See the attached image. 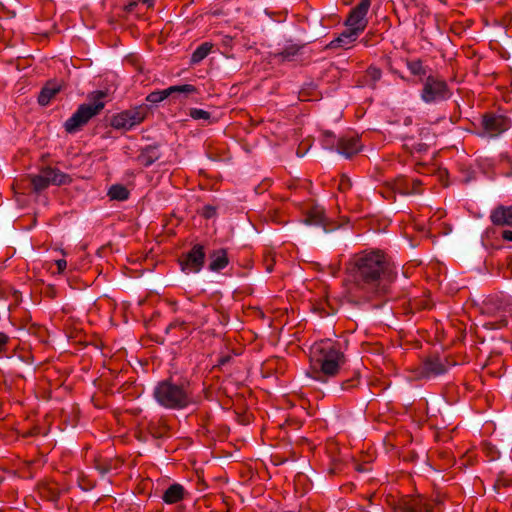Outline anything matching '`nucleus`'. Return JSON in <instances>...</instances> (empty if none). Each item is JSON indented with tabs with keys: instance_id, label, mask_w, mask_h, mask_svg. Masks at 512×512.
<instances>
[{
	"instance_id": "f257e3e1",
	"label": "nucleus",
	"mask_w": 512,
	"mask_h": 512,
	"mask_svg": "<svg viewBox=\"0 0 512 512\" xmlns=\"http://www.w3.org/2000/svg\"><path fill=\"white\" fill-rule=\"evenodd\" d=\"M346 273L353 283L351 293L363 300L387 293L396 275L393 265L380 250H365L353 255L346 264Z\"/></svg>"
},
{
	"instance_id": "f03ea898",
	"label": "nucleus",
	"mask_w": 512,
	"mask_h": 512,
	"mask_svg": "<svg viewBox=\"0 0 512 512\" xmlns=\"http://www.w3.org/2000/svg\"><path fill=\"white\" fill-rule=\"evenodd\" d=\"M347 364V357L339 341L322 339L310 348V367L307 375L320 383L338 376Z\"/></svg>"
},
{
	"instance_id": "7ed1b4c3",
	"label": "nucleus",
	"mask_w": 512,
	"mask_h": 512,
	"mask_svg": "<svg viewBox=\"0 0 512 512\" xmlns=\"http://www.w3.org/2000/svg\"><path fill=\"white\" fill-rule=\"evenodd\" d=\"M153 395L159 405L172 410L184 409L194 403L188 386L177 385L168 380L159 382Z\"/></svg>"
},
{
	"instance_id": "20e7f679",
	"label": "nucleus",
	"mask_w": 512,
	"mask_h": 512,
	"mask_svg": "<svg viewBox=\"0 0 512 512\" xmlns=\"http://www.w3.org/2000/svg\"><path fill=\"white\" fill-rule=\"evenodd\" d=\"M104 106V103L101 101L81 104L71 117L65 121V130L68 133L78 132L93 117L98 115L103 110Z\"/></svg>"
},
{
	"instance_id": "39448f33",
	"label": "nucleus",
	"mask_w": 512,
	"mask_h": 512,
	"mask_svg": "<svg viewBox=\"0 0 512 512\" xmlns=\"http://www.w3.org/2000/svg\"><path fill=\"white\" fill-rule=\"evenodd\" d=\"M441 503L439 496L428 500L422 495H406L400 499L398 509L401 512H438V506Z\"/></svg>"
},
{
	"instance_id": "423d86ee",
	"label": "nucleus",
	"mask_w": 512,
	"mask_h": 512,
	"mask_svg": "<svg viewBox=\"0 0 512 512\" xmlns=\"http://www.w3.org/2000/svg\"><path fill=\"white\" fill-rule=\"evenodd\" d=\"M147 111L144 106L122 111L111 118L110 124L117 130H130L145 119Z\"/></svg>"
},
{
	"instance_id": "0eeeda50",
	"label": "nucleus",
	"mask_w": 512,
	"mask_h": 512,
	"mask_svg": "<svg viewBox=\"0 0 512 512\" xmlns=\"http://www.w3.org/2000/svg\"><path fill=\"white\" fill-rule=\"evenodd\" d=\"M371 5V0H361L349 13L345 25L361 33L365 30L368 20L366 15Z\"/></svg>"
},
{
	"instance_id": "6e6552de",
	"label": "nucleus",
	"mask_w": 512,
	"mask_h": 512,
	"mask_svg": "<svg viewBox=\"0 0 512 512\" xmlns=\"http://www.w3.org/2000/svg\"><path fill=\"white\" fill-rule=\"evenodd\" d=\"M204 261V246L196 244L185 256H183L180 263L183 271L188 273H198L202 269Z\"/></svg>"
},
{
	"instance_id": "1a4fd4ad",
	"label": "nucleus",
	"mask_w": 512,
	"mask_h": 512,
	"mask_svg": "<svg viewBox=\"0 0 512 512\" xmlns=\"http://www.w3.org/2000/svg\"><path fill=\"white\" fill-rule=\"evenodd\" d=\"M482 123L491 136H496L510 127V121L502 115H485Z\"/></svg>"
},
{
	"instance_id": "9d476101",
	"label": "nucleus",
	"mask_w": 512,
	"mask_h": 512,
	"mask_svg": "<svg viewBox=\"0 0 512 512\" xmlns=\"http://www.w3.org/2000/svg\"><path fill=\"white\" fill-rule=\"evenodd\" d=\"M182 310L190 316L188 323L194 327H200L207 322V317L204 313L206 306L202 303L188 301L184 304Z\"/></svg>"
},
{
	"instance_id": "9b49d317",
	"label": "nucleus",
	"mask_w": 512,
	"mask_h": 512,
	"mask_svg": "<svg viewBox=\"0 0 512 512\" xmlns=\"http://www.w3.org/2000/svg\"><path fill=\"white\" fill-rule=\"evenodd\" d=\"M446 372L445 365L438 358H428L419 367V378H432Z\"/></svg>"
},
{
	"instance_id": "f8f14e48",
	"label": "nucleus",
	"mask_w": 512,
	"mask_h": 512,
	"mask_svg": "<svg viewBox=\"0 0 512 512\" xmlns=\"http://www.w3.org/2000/svg\"><path fill=\"white\" fill-rule=\"evenodd\" d=\"M421 181L406 176H398L393 180V189L401 195L419 194Z\"/></svg>"
},
{
	"instance_id": "ddd939ff",
	"label": "nucleus",
	"mask_w": 512,
	"mask_h": 512,
	"mask_svg": "<svg viewBox=\"0 0 512 512\" xmlns=\"http://www.w3.org/2000/svg\"><path fill=\"white\" fill-rule=\"evenodd\" d=\"M361 149L362 144L357 136H345L337 141V151L345 157H351Z\"/></svg>"
},
{
	"instance_id": "4468645a",
	"label": "nucleus",
	"mask_w": 512,
	"mask_h": 512,
	"mask_svg": "<svg viewBox=\"0 0 512 512\" xmlns=\"http://www.w3.org/2000/svg\"><path fill=\"white\" fill-rule=\"evenodd\" d=\"M447 92L446 82L438 76L429 74L425 79L423 96H436Z\"/></svg>"
},
{
	"instance_id": "2eb2a0df",
	"label": "nucleus",
	"mask_w": 512,
	"mask_h": 512,
	"mask_svg": "<svg viewBox=\"0 0 512 512\" xmlns=\"http://www.w3.org/2000/svg\"><path fill=\"white\" fill-rule=\"evenodd\" d=\"M41 170L44 176L46 177V181L48 182L49 186H61L69 184L71 182V177L57 168L45 167Z\"/></svg>"
},
{
	"instance_id": "dca6fc26",
	"label": "nucleus",
	"mask_w": 512,
	"mask_h": 512,
	"mask_svg": "<svg viewBox=\"0 0 512 512\" xmlns=\"http://www.w3.org/2000/svg\"><path fill=\"white\" fill-rule=\"evenodd\" d=\"M490 219L494 225L512 226V206H499L491 213Z\"/></svg>"
},
{
	"instance_id": "f3484780",
	"label": "nucleus",
	"mask_w": 512,
	"mask_h": 512,
	"mask_svg": "<svg viewBox=\"0 0 512 512\" xmlns=\"http://www.w3.org/2000/svg\"><path fill=\"white\" fill-rule=\"evenodd\" d=\"M209 270L219 272L223 270L229 263L227 251L225 249H217L209 254Z\"/></svg>"
},
{
	"instance_id": "a211bd4d",
	"label": "nucleus",
	"mask_w": 512,
	"mask_h": 512,
	"mask_svg": "<svg viewBox=\"0 0 512 512\" xmlns=\"http://www.w3.org/2000/svg\"><path fill=\"white\" fill-rule=\"evenodd\" d=\"M173 93H181V94H199L200 91L196 86L191 84H183V85H174L170 86L167 89L162 91H152L148 94V96H170Z\"/></svg>"
},
{
	"instance_id": "6ab92c4d",
	"label": "nucleus",
	"mask_w": 512,
	"mask_h": 512,
	"mask_svg": "<svg viewBox=\"0 0 512 512\" xmlns=\"http://www.w3.org/2000/svg\"><path fill=\"white\" fill-rule=\"evenodd\" d=\"M406 66L411 75L417 77L419 81L427 78L429 68L420 58L406 59Z\"/></svg>"
},
{
	"instance_id": "aec40b11",
	"label": "nucleus",
	"mask_w": 512,
	"mask_h": 512,
	"mask_svg": "<svg viewBox=\"0 0 512 512\" xmlns=\"http://www.w3.org/2000/svg\"><path fill=\"white\" fill-rule=\"evenodd\" d=\"M185 488L178 483L170 485L163 493L162 499L166 504H176L184 499Z\"/></svg>"
},
{
	"instance_id": "412c9836",
	"label": "nucleus",
	"mask_w": 512,
	"mask_h": 512,
	"mask_svg": "<svg viewBox=\"0 0 512 512\" xmlns=\"http://www.w3.org/2000/svg\"><path fill=\"white\" fill-rule=\"evenodd\" d=\"M304 222L309 225L325 227L326 217L324 208L319 205L311 206L306 212Z\"/></svg>"
},
{
	"instance_id": "4be33fe9",
	"label": "nucleus",
	"mask_w": 512,
	"mask_h": 512,
	"mask_svg": "<svg viewBox=\"0 0 512 512\" xmlns=\"http://www.w3.org/2000/svg\"><path fill=\"white\" fill-rule=\"evenodd\" d=\"M58 93H66V84L61 79H51L41 88L39 96H55Z\"/></svg>"
},
{
	"instance_id": "5701e85b",
	"label": "nucleus",
	"mask_w": 512,
	"mask_h": 512,
	"mask_svg": "<svg viewBox=\"0 0 512 512\" xmlns=\"http://www.w3.org/2000/svg\"><path fill=\"white\" fill-rule=\"evenodd\" d=\"M359 34H360L359 32H357L354 29H351L350 27H348L347 30L342 32L339 35L338 38H336L335 40H333L330 43V46L333 47V48H336V47H346L349 44H351L354 41H356V39H357Z\"/></svg>"
},
{
	"instance_id": "b1692460",
	"label": "nucleus",
	"mask_w": 512,
	"mask_h": 512,
	"mask_svg": "<svg viewBox=\"0 0 512 512\" xmlns=\"http://www.w3.org/2000/svg\"><path fill=\"white\" fill-rule=\"evenodd\" d=\"M159 157L160 153L158 149L156 147L149 146L141 151L137 157V160L141 165L148 167L157 161Z\"/></svg>"
},
{
	"instance_id": "393cba45",
	"label": "nucleus",
	"mask_w": 512,
	"mask_h": 512,
	"mask_svg": "<svg viewBox=\"0 0 512 512\" xmlns=\"http://www.w3.org/2000/svg\"><path fill=\"white\" fill-rule=\"evenodd\" d=\"M213 48V44L210 42H204L200 44L191 55V63L197 64L208 56Z\"/></svg>"
},
{
	"instance_id": "a878e982",
	"label": "nucleus",
	"mask_w": 512,
	"mask_h": 512,
	"mask_svg": "<svg viewBox=\"0 0 512 512\" xmlns=\"http://www.w3.org/2000/svg\"><path fill=\"white\" fill-rule=\"evenodd\" d=\"M129 194H130L129 190L121 184L112 185L109 188L108 193H107V195L110 197L111 200H117V201L127 200L129 197Z\"/></svg>"
},
{
	"instance_id": "bb28decb",
	"label": "nucleus",
	"mask_w": 512,
	"mask_h": 512,
	"mask_svg": "<svg viewBox=\"0 0 512 512\" xmlns=\"http://www.w3.org/2000/svg\"><path fill=\"white\" fill-rule=\"evenodd\" d=\"M40 494L50 501H56L61 494L59 487L55 483H46L41 486Z\"/></svg>"
},
{
	"instance_id": "cd10ccee",
	"label": "nucleus",
	"mask_w": 512,
	"mask_h": 512,
	"mask_svg": "<svg viewBox=\"0 0 512 512\" xmlns=\"http://www.w3.org/2000/svg\"><path fill=\"white\" fill-rule=\"evenodd\" d=\"M29 179L34 191L36 192H41L49 187V184L46 181V177L44 176L42 170H40L38 174L30 175Z\"/></svg>"
},
{
	"instance_id": "c85d7f7f",
	"label": "nucleus",
	"mask_w": 512,
	"mask_h": 512,
	"mask_svg": "<svg viewBox=\"0 0 512 512\" xmlns=\"http://www.w3.org/2000/svg\"><path fill=\"white\" fill-rule=\"evenodd\" d=\"M381 75H382V72H381V70L379 68H377L375 66H370L366 70V73H365V76H364L365 84H367V85H369L371 87H374L376 82L378 80H380Z\"/></svg>"
},
{
	"instance_id": "c756f323",
	"label": "nucleus",
	"mask_w": 512,
	"mask_h": 512,
	"mask_svg": "<svg viewBox=\"0 0 512 512\" xmlns=\"http://www.w3.org/2000/svg\"><path fill=\"white\" fill-rule=\"evenodd\" d=\"M300 47L296 45H291L284 48L278 56L282 58V60H292L294 56L298 54Z\"/></svg>"
},
{
	"instance_id": "7c9ffc66",
	"label": "nucleus",
	"mask_w": 512,
	"mask_h": 512,
	"mask_svg": "<svg viewBox=\"0 0 512 512\" xmlns=\"http://www.w3.org/2000/svg\"><path fill=\"white\" fill-rule=\"evenodd\" d=\"M189 115L195 120H203L210 122L211 114L203 109L192 108L190 109Z\"/></svg>"
},
{
	"instance_id": "2f4dec72",
	"label": "nucleus",
	"mask_w": 512,
	"mask_h": 512,
	"mask_svg": "<svg viewBox=\"0 0 512 512\" xmlns=\"http://www.w3.org/2000/svg\"><path fill=\"white\" fill-rule=\"evenodd\" d=\"M351 180L346 175H342L340 179L338 180V190L340 192H346L351 188Z\"/></svg>"
},
{
	"instance_id": "473e14b6",
	"label": "nucleus",
	"mask_w": 512,
	"mask_h": 512,
	"mask_svg": "<svg viewBox=\"0 0 512 512\" xmlns=\"http://www.w3.org/2000/svg\"><path fill=\"white\" fill-rule=\"evenodd\" d=\"M381 195L385 199H394L395 193H397L396 190L393 189V181L391 183H388L382 190Z\"/></svg>"
},
{
	"instance_id": "72a5a7b5",
	"label": "nucleus",
	"mask_w": 512,
	"mask_h": 512,
	"mask_svg": "<svg viewBox=\"0 0 512 512\" xmlns=\"http://www.w3.org/2000/svg\"><path fill=\"white\" fill-rule=\"evenodd\" d=\"M324 145L327 147V148H333L334 145H335V137L334 135L329 132V131H326L324 133Z\"/></svg>"
},
{
	"instance_id": "f704fd0d",
	"label": "nucleus",
	"mask_w": 512,
	"mask_h": 512,
	"mask_svg": "<svg viewBox=\"0 0 512 512\" xmlns=\"http://www.w3.org/2000/svg\"><path fill=\"white\" fill-rule=\"evenodd\" d=\"M9 341L10 338L6 334L0 333V354L6 351Z\"/></svg>"
},
{
	"instance_id": "c9c22d12",
	"label": "nucleus",
	"mask_w": 512,
	"mask_h": 512,
	"mask_svg": "<svg viewBox=\"0 0 512 512\" xmlns=\"http://www.w3.org/2000/svg\"><path fill=\"white\" fill-rule=\"evenodd\" d=\"M56 265H57L58 273H62L66 269L67 262L64 259H59L56 261Z\"/></svg>"
},
{
	"instance_id": "e433bc0d",
	"label": "nucleus",
	"mask_w": 512,
	"mask_h": 512,
	"mask_svg": "<svg viewBox=\"0 0 512 512\" xmlns=\"http://www.w3.org/2000/svg\"><path fill=\"white\" fill-rule=\"evenodd\" d=\"M186 321H180V320H175L174 322H172L168 327H167V330L171 329V328H175V327H180V326H184L186 325Z\"/></svg>"
},
{
	"instance_id": "4c0bfd02",
	"label": "nucleus",
	"mask_w": 512,
	"mask_h": 512,
	"mask_svg": "<svg viewBox=\"0 0 512 512\" xmlns=\"http://www.w3.org/2000/svg\"><path fill=\"white\" fill-rule=\"evenodd\" d=\"M355 381V379H350V380H346L342 383L341 385V389L342 390H346V389H349L350 387H353L354 384L353 382Z\"/></svg>"
},
{
	"instance_id": "58836bf2",
	"label": "nucleus",
	"mask_w": 512,
	"mask_h": 512,
	"mask_svg": "<svg viewBox=\"0 0 512 512\" xmlns=\"http://www.w3.org/2000/svg\"><path fill=\"white\" fill-rule=\"evenodd\" d=\"M502 238L506 241L512 242V231L511 230H504L502 232Z\"/></svg>"
},
{
	"instance_id": "ea45409f",
	"label": "nucleus",
	"mask_w": 512,
	"mask_h": 512,
	"mask_svg": "<svg viewBox=\"0 0 512 512\" xmlns=\"http://www.w3.org/2000/svg\"><path fill=\"white\" fill-rule=\"evenodd\" d=\"M137 4H138V2H137V1H132V2L128 3V4L126 5V10H127L128 12H132V11L135 9V7L137 6Z\"/></svg>"
},
{
	"instance_id": "a19ab883",
	"label": "nucleus",
	"mask_w": 512,
	"mask_h": 512,
	"mask_svg": "<svg viewBox=\"0 0 512 512\" xmlns=\"http://www.w3.org/2000/svg\"><path fill=\"white\" fill-rule=\"evenodd\" d=\"M90 96H97V97L108 96V92H105L102 90H97V91L92 92Z\"/></svg>"
},
{
	"instance_id": "79ce46f5",
	"label": "nucleus",
	"mask_w": 512,
	"mask_h": 512,
	"mask_svg": "<svg viewBox=\"0 0 512 512\" xmlns=\"http://www.w3.org/2000/svg\"><path fill=\"white\" fill-rule=\"evenodd\" d=\"M50 98H38V103L41 105V106H46L49 104V101Z\"/></svg>"
},
{
	"instance_id": "37998d69",
	"label": "nucleus",
	"mask_w": 512,
	"mask_h": 512,
	"mask_svg": "<svg viewBox=\"0 0 512 512\" xmlns=\"http://www.w3.org/2000/svg\"><path fill=\"white\" fill-rule=\"evenodd\" d=\"M230 360V356H223L219 359V365H225Z\"/></svg>"
},
{
	"instance_id": "c03bdc74",
	"label": "nucleus",
	"mask_w": 512,
	"mask_h": 512,
	"mask_svg": "<svg viewBox=\"0 0 512 512\" xmlns=\"http://www.w3.org/2000/svg\"><path fill=\"white\" fill-rule=\"evenodd\" d=\"M142 3L146 4L148 7H152L154 5L155 0H141Z\"/></svg>"
},
{
	"instance_id": "a18cd8bd",
	"label": "nucleus",
	"mask_w": 512,
	"mask_h": 512,
	"mask_svg": "<svg viewBox=\"0 0 512 512\" xmlns=\"http://www.w3.org/2000/svg\"><path fill=\"white\" fill-rule=\"evenodd\" d=\"M266 269L268 272L272 271V264L271 262H268V259H266Z\"/></svg>"
},
{
	"instance_id": "49530a36",
	"label": "nucleus",
	"mask_w": 512,
	"mask_h": 512,
	"mask_svg": "<svg viewBox=\"0 0 512 512\" xmlns=\"http://www.w3.org/2000/svg\"><path fill=\"white\" fill-rule=\"evenodd\" d=\"M361 42H363V43H364V45H368V39H366V38H363V39L361 40Z\"/></svg>"
},
{
	"instance_id": "de8ad7c7",
	"label": "nucleus",
	"mask_w": 512,
	"mask_h": 512,
	"mask_svg": "<svg viewBox=\"0 0 512 512\" xmlns=\"http://www.w3.org/2000/svg\"><path fill=\"white\" fill-rule=\"evenodd\" d=\"M163 99H164V98H162V97L154 98V99H153V102H158V101H161V100H163Z\"/></svg>"
}]
</instances>
